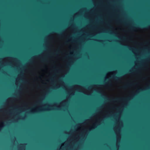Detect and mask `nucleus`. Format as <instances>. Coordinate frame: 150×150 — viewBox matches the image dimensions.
Segmentation results:
<instances>
[{
  "mask_svg": "<svg viewBox=\"0 0 150 150\" xmlns=\"http://www.w3.org/2000/svg\"><path fill=\"white\" fill-rule=\"evenodd\" d=\"M123 126L122 123V122H120L119 123V125L118 127H115L114 128V130L116 134H117V130L118 129L119 130V128L122 127Z\"/></svg>",
  "mask_w": 150,
  "mask_h": 150,
  "instance_id": "1",
  "label": "nucleus"
},
{
  "mask_svg": "<svg viewBox=\"0 0 150 150\" xmlns=\"http://www.w3.org/2000/svg\"><path fill=\"white\" fill-rule=\"evenodd\" d=\"M66 103V101H62L61 103L59 105L58 104H56L55 105L56 106H57L58 107H59L60 106H61L62 105H64Z\"/></svg>",
  "mask_w": 150,
  "mask_h": 150,
  "instance_id": "2",
  "label": "nucleus"
},
{
  "mask_svg": "<svg viewBox=\"0 0 150 150\" xmlns=\"http://www.w3.org/2000/svg\"><path fill=\"white\" fill-rule=\"evenodd\" d=\"M114 71H113L108 73L106 75V76L105 77V79H106L109 77L111 76L114 73Z\"/></svg>",
  "mask_w": 150,
  "mask_h": 150,
  "instance_id": "3",
  "label": "nucleus"
},
{
  "mask_svg": "<svg viewBox=\"0 0 150 150\" xmlns=\"http://www.w3.org/2000/svg\"><path fill=\"white\" fill-rule=\"evenodd\" d=\"M96 86H93L90 87L88 88V89L89 90H90L91 89H92V88H94Z\"/></svg>",
  "mask_w": 150,
  "mask_h": 150,
  "instance_id": "4",
  "label": "nucleus"
},
{
  "mask_svg": "<svg viewBox=\"0 0 150 150\" xmlns=\"http://www.w3.org/2000/svg\"><path fill=\"white\" fill-rule=\"evenodd\" d=\"M84 93H85V94H87V95H89V94H90V93H87V92H84Z\"/></svg>",
  "mask_w": 150,
  "mask_h": 150,
  "instance_id": "5",
  "label": "nucleus"
},
{
  "mask_svg": "<svg viewBox=\"0 0 150 150\" xmlns=\"http://www.w3.org/2000/svg\"><path fill=\"white\" fill-rule=\"evenodd\" d=\"M77 86L78 87H79V88H81V87L80 86Z\"/></svg>",
  "mask_w": 150,
  "mask_h": 150,
  "instance_id": "6",
  "label": "nucleus"
},
{
  "mask_svg": "<svg viewBox=\"0 0 150 150\" xmlns=\"http://www.w3.org/2000/svg\"><path fill=\"white\" fill-rule=\"evenodd\" d=\"M78 91H80V90H78Z\"/></svg>",
  "mask_w": 150,
  "mask_h": 150,
  "instance_id": "7",
  "label": "nucleus"
}]
</instances>
